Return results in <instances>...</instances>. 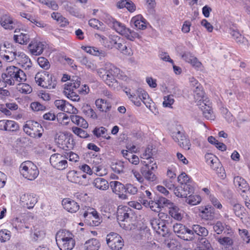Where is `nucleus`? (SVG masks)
<instances>
[{
  "label": "nucleus",
  "mask_w": 250,
  "mask_h": 250,
  "mask_svg": "<svg viewBox=\"0 0 250 250\" xmlns=\"http://www.w3.org/2000/svg\"><path fill=\"white\" fill-rule=\"evenodd\" d=\"M45 231L42 228H34L30 234V239L32 242H39L44 239Z\"/></svg>",
  "instance_id": "17"
},
{
  "label": "nucleus",
  "mask_w": 250,
  "mask_h": 250,
  "mask_svg": "<svg viewBox=\"0 0 250 250\" xmlns=\"http://www.w3.org/2000/svg\"><path fill=\"white\" fill-rule=\"evenodd\" d=\"M151 225L153 229L159 234H161V232L165 233L167 231V227L162 220L153 219L151 221Z\"/></svg>",
  "instance_id": "23"
},
{
  "label": "nucleus",
  "mask_w": 250,
  "mask_h": 250,
  "mask_svg": "<svg viewBox=\"0 0 250 250\" xmlns=\"http://www.w3.org/2000/svg\"><path fill=\"white\" fill-rule=\"evenodd\" d=\"M241 195L245 200L250 201V187L247 189H244L241 190Z\"/></svg>",
  "instance_id": "64"
},
{
  "label": "nucleus",
  "mask_w": 250,
  "mask_h": 250,
  "mask_svg": "<svg viewBox=\"0 0 250 250\" xmlns=\"http://www.w3.org/2000/svg\"><path fill=\"white\" fill-rule=\"evenodd\" d=\"M2 82L5 84L14 85L15 82L21 83L26 81V76L25 73L15 66L7 67L5 71L2 74Z\"/></svg>",
  "instance_id": "1"
},
{
  "label": "nucleus",
  "mask_w": 250,
  "mask_h": 250,
  "mask_svg": "<svg viewBox=\"0 0 250 250\" xmlns=\"http://www.w3.org/2000/svg\"><path fill=\"white\" fill-rule=\"evenodd\" d=\"M120 69L117 67L113 66L110 68L106 74L102 75V79L109 86L112 87L114 84L117 83L116 80L114 78V75L119 73Z\"/></svg>",
  "instance_id": "14"
},
{
  "label": "nucleus",
  "mask_w": 250,
  "mask_h": 250,
  "mask_svg": "<svg viewBox=\"0 0 250 250\" xmlns=\"http://www.w3.org/2000/svg\"><path fill=\"white\" fill-rule=\"evenodd\" d=\"M110 186L113 192L118 195L120 199L126 200L128 198L127 195L124 194V192H125V185L118 181H112L110 183Z\"/></svg>",
  "instance_id": "12"
},
{
  "label": "nucleus",
  "mask_w": 250,
  "mask_h": 250,
  "mask_svg": "<svg viewBox=\"0 0 250 250\" xmlns=\"http://www.w3.org/2000/svg\"><path fill=\"white\" fill-rule=\"evenodd\" d=\"M30 21L41 28H44L46 26V24L43 21L34 17L32 18Z\"/></svg>",
  "instance_id": "59"
},
{
  "label": "nucleus",
  "mask_w": 250,
  "mask_h": 250,
  "mask_svg": "<svg viewBox=\"0 0 250 250\" xmlns=\"http://www.w3.org/2000/svg\"><path fill=\"white\" fill-rule=\"evenodd\" d=\"M71 121L76 125L81 126L84 128H87L88 126L87 122L82 117L76 115H71L70 116Z\"/></svg>",
  "instance_id": "32"
},
{
  "label": "nucleus",
  "mask_w": 250,
  "mask_h": 250,
  "mask_svg": "<svg viewBox=\"0 0 250 250\" xmlns=\"http://www.w3.org/2000/svg\"><path fill=\"white\" fill-rule=\"evenodd\" d=\"M65 9L68 11L70 14L76 17L82 18L84 17L83 15L80 12L78 9L72 6L71 5L66 4L65 5Z\"/></svg>",
  "instance_id": "39"
},
{
  "label": "nucleus",
  "mask_w": 250,
  "mask_h": 250,
  "mask_svg": "<svg viewBox=\"0 0 250 250\" xmlns=\"http://www.w3.org/2000/svg\"><path fill=\"white\" fill-rule=\"evenodd\" d=\"M178 181L180 184L184 183H191L189 177L185 172L182 173L178 176Z\"/></svg>",
  "instance_id": "52"
},
{
  "label": "nucleus",
  "mask_w": 250,
  "mask_h": 250,
  "mask_svg": "<svg viewBox=\"0 0 250 250\" xmlns=\"http://www.w3.org/2000/svg\"><path fill=\"white\" fill-rule=\"evenodd\" d=\"M93 185L96 188L103 190H105L109 188V184L105 179L96 178L92 182Z\"/></svg>",
  "instance_id": "29"
},
{
  "label": "nucleus",
  "mask_w": 250,
  "mask_h": 250,
  "mask_svg": "<svg viewBox=\"0 0 250 250\" xmlns=\"http://www.w3.org/2000/svg\"><path fill=\"white\" fill-rule=\"evenodd\" d=\"M20 29H15V33H17V34L14 36V41L16 42L21 44H27L30 40L29 35L25 33L20 32Z\"/></svg>",
  "instance_id": "22"
},
{
  "label": "nucleus",
  "mask_w": 250,
  "mask_h": 250,
  "mask_svg": "<svg viewBox=\"0 0 250 250\" xmlns=\"http://www.w3.org/2000/svg\"><path fill=\"white\" fill-rule=\"evenodd\" d=\"M115 48L121 51L124 54H125L127 53V47L125 44L121 42V40L120 38L116 44L115 45Z\"/></svg>",
  "instance_id": "55"
},
{
  "label": "nucleus",
  "mask_w": 250,
  "mask_h": 250,
  "mask_svg": "<svg viewBox=\"0 0 250 250\" xmlns=\"http://www.w3.org/2000/svg\"><path fill=\"white\" fill-rule=\"evenodd\" d=\"M174 194L178 197H186V194L185 193L186 192H184L183 190H182V189L181 188L180 186L175 188L174 189Z\"/></svg>",
  "instance_id": "62"
},
{
  "label": "nucleus",
  "mask_w": 250,
  "mask_h": 250,
  "mask_svg": "<svg viewBox=\"0 0 250 250\" xmlns=\"http://www.w3.org/2000/svg\"><path fill=\"white\" fill-rule=\"evenodd\" d=\"M35 80L39 86L44 88L53 89L55 88L57 82L53 80V76L50 75L47 72H39L35 75Z\"/></svg>",
  "instance_id": "4"
},
{
  "label": "nucleus",
  "mask_w": 250,
  "mask_h": 250,
  "mask_svg": "<svg viewBox=\"0 0 250 250\" xmlns=\"http://www.w3.org/2000/svg\"><path fill=\"white\" fill-rule=\"evenodd\" d=\"M186 202L191 205H196L200 203L201 198L198 195H190L188 197H186Z\"/></svg>",
  "instance_id": "38"
},
{
  "label": "nucleus",
  "mask_w": 250,
  "mask_h": 250,
  "mask_svg": "<svg viewBox=\"0 0 250 250\" xmlns=\"http://www.w3.org/2000/svg\"><path fill=\"white\" fill-rule=\"evenodd\" d=\"M72 130L74 133L81 138H86L89 136L85 130L78 127H73Z\"/></svg>",
  "instance_id": "45"
},
{
  "label": "nucleus",
  "mask_w": 250,
  "mask_h": 250,
  "mask_svg": "<svg viewBox=\"0 0 250 250\" xmlns=\"http://www.w3.org/2000/svg\"><path fill=\"white\" fill-rule=\"evenodd\" d=\"M63 158V155L59 153L52 154L50 158V162L51 165L55 167L59 163V161Z\"/></svg>",
  "instance_id": "44"
},
{
  "label": "nucleus",
  "mask_w": 250,
  "mask_h": 250,
  "mask_svg": "<svg viewBox=\"0 0 250 250\" xmlns=\"http://www.w3.org/2000/svg\"><path fill=\"white\" fill-rule=\"evenodd\" d=\"M20 171L24 177L29 180L36 179L39 173L37 167L29 161L21 163L20 167Z\"/></svg>",
  "instance_id": "5"
},
{
  "label": "nucleus",
  "mask_w": 250,
  "mask_h": 250,
  "mask_svg": "<svg viewBox=\"0 0 250 250\" xmlns=\"http://www.w3.org/2000/svg\"><path fill=\"white\" fill-rule=\"evenodd\" d=\"M182 190L184 192H186V197L188 194L193 192L194 191V188L191 185V183H184L181 184L180 186Z\"/></svg>",
  "instance_id": "46"
},
{
  "label": "nucleus",
  "mask_w": 250,
  "mask_h": 250,
  "mask_svg": "<svg viewBox=\"0 0 250 250\" xmlns=\"http://www.w3.org/2000/svg\"><path fill=\"white\" fill-rule=\"evenodd\" d=\"M63 93L68 99L73 101L76 102L80 100L79 96L73 90H66L64 89Z\"/></svg>",
  "instance_id": "41"
},
{
  "label": "nucleus",
  "mask_w": 250,
  "mask_h": 250,
  "mask_svg": "<svg viewBox=\"0 0 250 250\" xmlns=\"http://www.w3.org/2000/svg\"><path fill=\"white\" fill-rule=\"evenodd\" d=\"M67 167V160L64 159V158H62L60 161H59V163H58L55 167V168L59 169V170H63Z\"/></svg>",
  "instance_id": "58"
},
{
  "label": "nucleus",
  "mask_w": 250,
  "mask_h": 250,
  "mask_svg": "<svg viewBox=\"0 0 250 250\" xmlns=\"http://www.w3.org/2000/svg\"><path fill=\"white\" fill-rule=\"evenodd\" d=\"M233 183L234 186L238 190L241 191L244 189H247L249 188V185L247 181L240 176H235L234 177Z\"/></svg>",
  "instance_id": "28"
},
{
  "label": "nucleus",
  "mask_w": 250,
  "mask_h": 250,
  "mask_svg": "<svg viewBox=\"0 0 250 250\" xmlns=\"http://www.w3.org/2000/svg\"><path fill=\"white\" fill-rule=\"evenodd\" d=\"M149 206L151 209L155 212H159L161 211V207L157 200L155 201H150Z\"/></svg>",
  "instance_id": "54"
},
{
  "label": "nucleus",
  "mask_w": 250,
  "mask_h": 250,
  "mask_svg": "<svg viewBox=\"0 0 250 250\" xmlns=\"http://www.w3.org/2000/svg\"><path fill=\"white\" fill-rule=\"evenodd\" d=\"M229 33L232 38L238 43H243L246 41V39L237 30L230 28L229 29Z\"/></svg>",
  "instance_id": "33"
},
{
  "label": "nucleus",
  "mask_w": 250,
  "mask_h": 250,
  "mask_svg": "<svg viewBox=\"0 0 250 250\" xmlns=\"http://www.w3.org/2000/svg\"><path fill=\"white\" fill-rule=\"evenodd\" d=\"M173 95H169L165 96L164 98V101L163 103V106L165 107H170L172 104L174 103V100L173 98Z\"/></svg>",
  "instance_id": "48"
},
{
  "label": "nucleus",
  "mask_w": 250,
  "mask_h": 250,
  "mask_svg": "<svg viewBox=\"0 0 250 250\" xmlns=\"http://www.w3.org/2000/svg\"><path fill=\"white\" fill-rule=\"evenodd\" d=\"M192 229L194 233L202 237L207 236L208 234V229L199 225L195 224L192 225Z\"/></svg>",
  "instance_id": "34"
},
{
  "label": "nucleus",
  "mask_w": 250,
  "mask_h": 250,
  "mask_svg": "<svg viewBox=\"0 0 250 250\" xmlns=\"http://www.w3.org/2000/svg\"><path fill=\"white\" fill-rule=\"evenodd\" d=\"M107 129L103 126L100 127H95L93 130V134L97 138L100 137H105L106 132Z\"/></svg>",
  "instance_id": "43"
},
{
  "label": "nucleus",
  "mask_w": 250,
  "mask_h": 250,
  "mask_svg": "<svg viewBox=\"0 0 250 250\" xmlns=\"http://www.w3.org/2000/svg\"><path fill=\"white\" fill-rule=\"evenodd\" d=\"M222 113L228 122H231L232 121V116L227 108H223L222 109Z\"/></svg>",
  "instance_id": "61"
},
{
  "label": "nucleus",
  "mask_w": 250,
  "mask_h": 250,
  "mask_svg": "<svg viewBox=\"0 0 250 250\" xmlns=\"http://www.w3.org/2000/svg\"><path fill=\"white\" fill-rule=\"evenodd\" d=\"M54 104L57 109L62 111L72 114L77 112V109L65 100H56L54 102Z\"/></svg>",
  "instance_id": "13"
},
{
  "label": "nucleus",
  "mask_w": 250,
  "mask_h": 250,
  "mask_svg": "<svg viewBox=\"0 0 250 250\" xmlns=\"http://www.w3.org/2000/svg\"><path fill=\"white\" fill-rule=\"evenodd\" d=\"M87 221L89 222V225L92 226H97L99 225L102 222L99 214L93 217L92 219H88Z\"/></svg>",
  "instance_id": "60"
},
{
  "label": "nucleus",
  "mask_w": 250,
  "mask_h": 250,
  "mask_svg": "<svg viewBox=\"0 0 250 250\" xmlns=\"http://www.w3.org/2000/svg\"><path fill=\"white\" fill-rule=\"evenodd\" d=\"M138 192V188L136 187L131 184L125 185V192L130 195H135Z\"/></svg>",
  "instance_id": "49"
},
{
  "label": "nucleus",
  "mask_w": 250,
  "mask_h": 250,
  "mask_svg": "<svg viewBox=\"0 0 250 250\" xmlns=\"http://www.w3.org/2000/svg\"><path fill=\"white\" fill-rule=\"evenodd\" d=\"M112 24L113 27L117 32L124 36L128 40L133 41L136 38L140 39L141 38L138 33L128 28H126L120 22L114 20L112 21Z\"/></svg>",
  "instance_id": "7"
},
{
  "label": "nucleus",
  "mask_w": 250,
  "mask_h": 250,
  "mask_svg": "<svg viewBox=\"0 0 250 250\" xmlns=\"http://www.w3.org/2000/svg\"><path fill=\"white\" fill-rule=\"evenodd\" d=\"M62 205L65 209L71 213L76 212L79 209V205L78 203L69 198L63 199Z\"/></svg>",
  "instance_id": "19"
},
{
  "label": "nucleus",
  "mask_w": 250,
  "mask_h": 250,
  "mask_svg": "<svg viewBox=\"0 0 250 250\" xmlns=\"http://www.w3.org/2000/svg\"><path fill=\"white\" fill-rule=\"evenodd\" d=\"M232 206L233 210L236 216L242 218L245 213L244 207L238 203H235Z\"/></svg>",
  "instance_id": "37"
},
{
  "label": "nucleus",
  "mask_w": 250,
  "mask_h": 250,
  "mask_svg": "<svg viewBox=\"0 0 250 250\" xmlns=\"http://www.w3.org/2000/svg\"><path fill=\"white\" fill-rule=\"evenodd\" d=\"M199 243L201 247L204 248V250H208L211 248V245L209 241L205 238V237L199 239Z\"/></svg>",
  "instance_id": "51"
},
{
  "label": "nucleus",
  "mask_w": 250,
  "mask_h": 250,
  "mask_svg": "<svg viewBox=\"0 0 250 250\" xmlns=\"http://www.w3.org/2000/svg\"><path fill=\"white\" fill-rule=\"evenodd\" d=\"M88 23L91 27L97 29H100V26L101 25V22L96 19H92L90 20L89 21Z\"/></svg>",
  "instance_id": "63"
},
{
  "label": "nucleus",
  "mask_w": 250,
  "mask_h": 250,
  "mask_svg": "<svg viewBox=\"0 0 250 250\" xmlns=\"http://www.w3.org/2000/svg\"><path fill=\"white\" fill-rule=\"evenodd\" d=\"M173 229L177 236L184 240L193 241L195 238L192 228L190 229L182 224L176 223L173 226Z\"/></svg>",
  "instance_id": "6"
},
{
  "label": "nucleus",
  "mask_w": 250,
  "mask_h": 250,
  "mask_svg": "<svg viewBox=\"0 0 250 250\" xmlns=\"http://www.w3.org/2000/svg\"><path fill=\"white\" fill-rule=\"evenodd\" d=\"M218 242L222 245L229 246L232 244V240L229 237H224L221 238L218 240Z\"/></svg>",
  "instance_id": "57"
},
{
  "label": "nucleus",
  "mask_w": 250,
  "mask_h": 250,
  "mask_svg": "<svg viewBox=\"0 0 250 250\" xmlns=\"http://www.w3.org/2000/svg\"><path fill=\"white\" fill-rule=\"evenodd\" d=\"M178 137H181V140L177 142L180 147L186 150L189 149L191 145L190 141L184 133L180 131H174L172 133L173 139H178Z\"/></svg>",
  "instance_id": "16"
},
{
  "label": "nucleus",
  "mask_w": 250,
  "mask_h": 250,
  "mask_svg": "<svg viewBox=\"0 0 250 250\" xmlns=\"http://www.w3.org/2000/svg\"><path fill=\"white\" fill-rule=\"evenodd\" d=\"M157 169V165L156 163L152 165L146 164L143 166L140 169V172L143 176L144 179L146 180L156 183L157 182V177L154 173L153 171Z\"/></svg>",
  "instance_id": "9"
},
{
  "label": "nucleus",
  "mask_w": 250,
  "mask_h": 250,
  "mask_svg": "<svg viewBox=\"0 0 250 250\" xmlns=\"http://www.w3.org/2000/svg\"><path fill=\"white\" fill-rule=\"evenodd\" d=\"M81 82L77 78L76 80H72L64 84V89L66 90H73L78 88L80 86Z\"/></svg>",
  "instance_id": "35"
},
{
  "label": "nucleus",
  "mask_w": 250,
  "mask_h": 250,
  "mask_svg": "<svg viewBox=\"0 0 250 250\" xmlns=\"http://www.w3.org/2000/svg\"><path fill=\"white\" fill-rule=\"evenodd\" d=\"M10 232L7 230L4 229L0 231V240L4 242L9 240L11 237Z\"/></svg>",
  "instance_id": "50"
},
{
  "label": "nucleus",
  "mask_w": 250,
  "mask_h": 250,
  "mask_svg": "<svg viewBox=\"0 0 250 250\" xmlns=\"http://www.w3.org/2000/svg\"><path fill=\"white\" fill-rule=\"evenodd\" d=\"M0 24L6 30H13L16 26L15 21L8 14H3L0 16Z\"/></svg>",
  "instance_id": "15"
},
{
  "label": "nucleus",
  "mask_w": 250,
  "mask_h": 250,
  "mask_svg": "<svg viewBox=\"0 0 250 250\" xmlns=\"http://www.w3.org/2000/svg\"><path fill=\"white\" fill-rule=\"evenodd\" d=\"M101 246L100 243L96 238L90 239L81 246V250H98Z\"/></svg>",
  "instance_id": "20"
},
{
  "label": "nucleus",
  "mask_w": 250,
  "mask_h": 250,
  "mask_svg": "<svg viewBox=\"0 0 250 250\" xmlns=\"http://www.w3.org/2000/svg\"><path fill=\"white\" fill-rule=\"evenodd\" d=\"M98 214V212L94 208H89L84 211L83 216L85 220L88 221V219H92Z\"/></svg>",
  "instance_id": "40"
},
{
  "label": "nucleus",
  "mask_w": 250,
  "mask_h": 250,
  "mask_svg": "<svg viewBox=\"0 0 250 250\" xmlns=\"http://www.w3.org/2000/svg\"><path fill=\"white\" fill-rule=\"evenodd\" d=\"M82 48L90 54L100 57V59L104 58L107 55L105 51L99 50L98 48L95 47L82 46Z\"/></svg>",
  "instance_id": "26"
},
{
  "label": "nucleus",
  "mask_w": 250,
  "mask_h": 250,
  "mask_svg": "<svg viewBox=\"0 0 250 250\" xmlns=\"http://www.w3.org/2000/svg\"><path fill=\"white\" fill-rule=\"evenodd\" d=\"M7 127V131L9 132H16L19 130V124L12 120H8Z\"/></svg>",
  "instance_id": "42"
},
{
  "label": "nucleus",
  "mask_w": 250,
  "mask_h": 250,
  "mask_svg": "<svg viewBox=\"0 0 250 250\" xmlns=\"http://www.w3.org/2000/svg\"><path fill=\"white\" fill-rule=\"evenodd\" d=\"M38 200L36 195L33 193H24L20 197V204L24 208L28 209L33 208Z\"/></svg>",
  "instance_id": "11"
},
{
  "label": "nucleus",
  "mask_w": 250,
  "mask_h": 250,
  "mask_svg": "<svg viewBox=\"0 0 250 250\" xmlns=\"http://www.w3.org/2000/svg\"><path fill=\"white\" fill-rule=\"evenodd\" d=\"M160 205V207L164 208V207H169L172 205V203L170 200L162 196H159L158 199H156Z\"/></svg>",
  "instance_id": "47"
},
{
  "label": "nucleus",
  "mask_w": 250,
  "mask_h": 250,
  "mask_svg": "<svg viewBox=\"0 0 250 250\" xmlns=\"http://www.w3.org/2000/svg\"><path fill=\"white\" fill-rule=\"evenodd\" d=\"M205 158L207 163L210 167L214 170H217L220 166L217 158L211 153H208L205 155Z\"/></svg>",
  "instance_id": "25"
},
{
  "label": "nucleus",
  "mask_w": 250,
  "mask_h": 250,
  "mask_svg": "<svg viewBox=\"0 0 250 250\" xmlns=\"http://www.w3.org/2000/svg\"><path fill=\"white\" fill-rule=\"evenodd\" d=\"M24 131L33 138H40L42 136L43 129L37 122L30 121L23 126Z\"/></svg>",
  "instance_id": "8"
},
{
  "label": "nucleus",
  "mask_w": 250,
  "mask_h": 250,
  "mask_svg": "<svg viewBox=\"0 0 250 250\" xmlns=\"http://www.w3.org/2000/svg\"><path fill=\"white\" fill-rule=\"evenodd\" d=\"M187 62H197V59L190 53H187L182 56Z\"/></svg>",
  "instance_id": "56"
},
{
  "label": "nucleus",
  "mask_w": 250,
  "mask_h": 250,
  "mask_svg": "<svg viewBox=\"0 0 250 250\" xmlns=\"http://www.w3.org/2000/svg\"><path fill=\"white\" fill-rule=\"evenodd\" d=\"M59 143L68 149L73 148L74 146L73 139L65 135H60L58 138Z\"/></svg>",
  "instance_id": "27"
},
{
  "label": "nucleus",
  "mask_w": 250,
  "mask_h": 250,
  "mask_svg": "<svg viewBox=\"0 0 250 250\" xmlns=\"http://www.w3.org/2000/svg\"><path fill=\"white\" fill-rule=\"evenodd\" d=\"M129 208L125 207L123 210H118L117 212V220L119 222L120 226L125 228V224L121 222H127L130 220V213L128 212Z\"/></svg>",
  "instance_id": "21"
},
{
  "label": "nucleus",
  "mask_w": 250,
  "mask_h": 250,
  "mask_svg": "<svg viewBox=\"0 0 250 250\" xmlns=\"http://www.w3.org/2000/svg\"><path fill=\"white\" fill-rule=\"evenodd\" d=\"M28 48L32 55H39L44 50V44L40 42L32 41L28 45Z\"/></svg>",
  "instance_id": "18"
},
{
  "label": "nucleus",
  "mask_w": 250,
  "mask_h": 250,
  "mask_svg": "<svg viewBox=\"0 0 250 250\" xmlns=\"http://www.w3.org/2000/svg\"><path fill=\"white\" fill-rule=\"evenodd\" d=\"M194 99L200 102L199 105L204 117L208 120H213L214 116L209 101L203 100L205 92L202 86L195 87L192 89Z\"/></svg>",
  "instance_id": "2"
},
{
  "label": "nucleus",
  "mask_w": 250,
  "mask_h": 250,
  "mask_svg": "<svg viewBox=\"0 0 250 250\" xmlns=\"http://www.w3.org/2000/svg\"><path fill=\"white\" fill-rule=\"evenodd\" d=\"M95 104L97 108L102 112H107L110 110L112 107L109 102L102 99L97 100Z\"/></svg>",
  "instance_id": "30"
},
{
  "label": "nucleus",
  "mask_w": 250,
  "mask_h": 250,
  "mask_svg": "<svg viewBox=\"0 0 250 250\" xmlns=\"http://www.w3.org/2000/svg\"><path fill=\"white\" fill-rule=\"evenodd\" d=\"M181 212V211L179 208L174 205V204L169 207V214L176 220L180 221L182 220L183 216Z\"/></svg>",
  "instance_id": "31"
},
{
  "label": "nucleus",
  "mask_w": 250,
  "mask_h": 250,
  "mask_svg": "<svg viewBox=\"0 0 250 250\" xmlns=\"http://www.w3.org/2000/svg\"><path fill=\"white\" fill-rule=\"evenodd\" d=\"M131 23L134 24L136 28L140 30H144L146 28V20L141 15H138L133 17Z\"/></svg>",
  "instance_id": "24"
},
{
  "label": "nucleus",
  "mask_w": 250,
  "mask_h": 250,
  "mask_svg": "<svg viewBox=\"0 0 250 250\" xmlns=\"http://www.w3.org/2000/svg\"><path fill=\"white\" fill-rule=\"evenodd\" d=\"M106 242L108 247L112 250H120L124 245L123 239L116 233L107 235Z\"/></svg>",
  "instance_id": "10"
},
{
  "label": "nucleus",
  "mask_w": 250,
  "mask_h": 250,
  "mask_svg": "<svg viewBox=\"0 0 250 250\" xmlns=\"http://www.w3.org/2000/svg\"><path fill=\"white\" fill-rule=\"evenodd\" d=\"M73 235L66 230H60L56 235V241L60 250H72L75 245Z\"/></svg>",
  "instance_id": "3"
},
{
  "label": "nucleus",
  "mask_w": 250,
  "mask_h": 250,
  "mask_svg": "<svg viewBox=\"0 0 250 250\" xmlns=\"http://www.w3.org/2000/svg\"><path fill=\"white\" fill-rule=\"evenodd\" d=\"M30 107L33 110L35 111H43L46 108L45 106L38 102L32 103Z\"/></svg>",
  "instance_id": "53"
},
{
  "label": "nucleus",
  "mask_w": 250,
  "mask_h": 250,
  "mask_svg": "<svg viewBox=\"0 0 250 250\" xmlns=\"http://www.w3.org/2000/svg\"><path fill=\"white\" fill-rule=\"evenodd\" d=\"M111 167L115 172L120 174L124 172V162L121 161H118L116 162H112Z\"/></svg>",
  "instance_id": "36"
}]
</instances>
